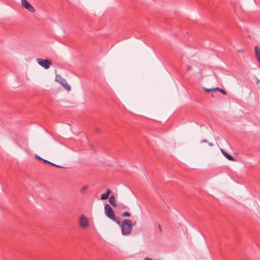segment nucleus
Segmentation results:
<instances>
[{"label":"nucleus","mask_w":260,"mask_h":260,"mask_svg":"<svg viewBox=\"0 0 260 260\" xmlns=\"http://www.w3.org/2000/svg\"><path fill=\"white\" fill-rule=\"evenodd\" d=\"M120 227L121 233L123 235H129L133 230L132 221L130 219H124L120 224Z\"/></svg>","instance_id":"nucleus-1"},{"label":"nucleus","mask_w":260,"mask_h":260,"mask_svg":"<svg viewBox=\"0 0 260 260\" xmlns=\"http://www.w3.org/2000/svg\"><path fill=\"white\" fill-rule=\"evenodd\" d=\"M105 212L106 216L112 220H115V213L111 206L107 204L105 205Z\"/></svg>","instance_id":"nucleus-2"},{"label":"nucleus","mask_w":260,"mask_h":260,"mask_svg":"<svg viewBox=\"0 0 260 260\" xmlns=\"http://www.w3.org/2000/svg\"><path fill=\"white\" fill-rule=\"evenodd\" d=\"M37 62L39 64L45 69H48L52 64V61L50 60L43 59L42 58H38Z\"/></svg>","instance_id":"nucleus-3"},{"label":"nucleus","mask_w":260,"mask_h":260,"mask_svg":"<svg viewBox=\"0 0 260 260\" xmlns=\"http://www.w3.org/2000/svg\"><path fill=\"white\" fill-rule=\"evenodd\" d=\"M56 81H58L66 89V90L70 91L71 90V87L68 84L66 80L62 78L61 77H60L59 75L56 76Z\"/></svg>","instance_id":"nucleus-4"},{"label":"nucleus","mask_w":260,"mask_h":260,"mask_svg":"<svg viewBox=\"0 0 260 260\" xmlns=\"http://www.w3.org/2000/svg\"><path fill=\"white\" fill-rule=\"evenodd\" d=\"M22 5L29 12L34 13L35 12L34 8L26 1L21 0Z\"/></svg>","instance_id":"nucleus-5"},{"label":"nucleus","mask_w":260,"mask_h":260,"mask_svg":"<svg viewBox=\"0 0 260 260\" xmlns=\"http://www.w3.org/2000/svg\"><path fill=\"white\" fill-rule=\"evenodd\" d=\"M79 222L80 225L84 228H86L89 225L88 220L84 215L81 216Z\"/></svg>","instance_id":"nucleus-6"},{"label":"nucleus","mask_w":260,"mask_h":260,"mask_svg":"<svg viewBox=\"0 0 260 260\" xmlns=\"http://www.w3.org/2000/svg\"><path fill=\"white\" fill-rule=\"evenodd\" d=\"M111 190L110 189H108L106 193L102 194L101 199L102 200L107 199L109 196V194L111 193Z\"/></svg>","instance_id":"nucleus-7"},{"label":"nucleus","mask_w":260,"mask_h":260,"mask_svg":"<svg viewBox=\"0 0 260 260\" xmlns=\"http://www.w3.org/2000/svg\"><path fill=\"white\" fill-rule=\"evenodd\" d=\"M109 201L110 202V203L111 204L112 206H116V202H115V198L114 196H111L109 199Z\"/></svg>","instance_id":"nucleus-8"},{"label":"nucleus","mask_w":260,"mask_h":260,"mask_svg":"<svg viewBox=\"0 0 260 260\" xmlns=\"http://www.w3.org/2000/svg\"><path fill=\"white\" fill-rule=\"evenodd\" d=\"M254 50L256 59H257V60H259V59H260V50L258 49L257 46H255L254 47Z\"/></svg>","instance_id":"nucleus-9"},{"label":"nucleus","mask_w":260,"mask_h":260,"mask_svg":"<svg viewBox=\"0 0 260 260\" xmlns=\"http://www.w3.org/2000/svg\"><path fill=\"white\" fill-rule=\"evenodd\" d=\"M222 154L223 155L229 160L234 161V159L233 157L230 155L229 153H226V152L222 150Z\"/></svg>","instance_id":"nucleus-10"},{"label":"nucleus","mask_w":260,"mask_h":260,"mask_svg":"<svg viewBox=\"0 0 260 260\" xmlns=\"http://www.w3.org/2000/svg\"><path fill=\"white\" fill-rule=\"evenodd\" d=\"M213 91H219L220 92H221L223 95L226 94V92L224 89L219 88V87H216L215 88H213Z\"/></svg>","instance_id":"nucleus-11"},{"label":"nucleus","mask_w":260,"mask_h":260,"mask_svg":"<svg viewBox=\"0 0 260 260\" xmlns=\"http://www.w3.org/2000/svg\"><path fill=\"white\" fill-rule=\"evenodd\" d=\"M88 186L87 185H85L81 189H80V192L82 193H84L86 192V191L87 190V188H88Z\"/></svg>","instance_id":"nucleus-12"},{"label":"nucleus","mask_w":260,"mask_h":260,"mask_svg":"<svg viewBox=\"0 0 260 260\" xmlns=\"http://www.w3.org/2000/svg\"><path fill=\"white\" fill-rule=\"evenodd\" d=\"M122 216L123 217H129L130 216V214L128 212L126 211V212H123L122 213Z\"/></svg>","instance_id":"nucleus-13"},{"label":"nucleus","mask_w":260,"mask_h":260,"mask_svg":"<svg viewBox=\"0 0 260 260\" xmlns=\"http://www.w3.org/2000/svg\"><path fill=\"white\" fill-rule=\"evenodd\" d=\"M113 220L115 221L116 223H117L118 224H119L120 226V224H121V223L120 222V219L119 218H116L115 217V220Z\"/></svg>","instance_id":"nucleus-14"},{"label":"nucleus","mask_w":260,"mask_h":260,"mask_svg":"<svg viewBox=\"0 0 260 260\" xmlns=\"http://www.w3.org/2000/svg\"><path fill=\"white\" fill-rule=\"evenodd\" d=\"M43 161L46 162V163L49 164H50V165H51L52 166L55 165L54 164H53L52 162H50V161H48L47 160H45V159L43 160Z\"/></svg>","instance_id":"nucleus-15"},{"label":"nucleus","mask_w":260,"mask_h":260,"mask_svg":"<svg viewBox=\"0 0 260 260\" xmlns=\"http://www.w3.org/2000/svg\"><path fill=\"white\" fill-rule=\"evenodd\" d=\"M191 68H191V67L190 66L188 65V66H187L186 71H189L191 70Z\"/></svg>","instance_id":"nucleus-16"},{"label":"nucleus","mask_w":260,"mask_h":260,"mask_svg":"<svg viewBox=\"0 0 260 260\" xmlns=\"http://www.w3.org/2000/svg\"><path fill=\"white\" fill-rule=\"evenodd\" d=\"M204 89H205V90L206 92H210V91H213V88H211V89H206V88H205Z\"/></svg>","instance_id":"nucleus-17"},{"label":"nucleus","mask_w":260,"mask_h":260,"mask_svg":"<svg viewBox=\"0 0 260 260\" xmlns=\"http://www.w3.org/2000/svg\"><path fill=\"white\" fill-rule=\"evenodd\" d=\"M36 157H37L38 159H40V160H42L43 161V160H44V159L42 158L41 157H40V156H38V155H36Z\"/></svg>","instance_id":"nucleus-18"},{"label":"nucleus","mask_w":260,"mask_h":260,"mask_svg":"<svg viewBox=\"0 0 260 260\" xmlns=\"http://www.w3.org/2000/svg\"><path fill=\"white\" fill-rule=\"evenodd\" d=\"M53 166H55V167H57V168H63V167H62V166H58V165H55H55H53Z\"/></svg>","instance_id":"nucleus-19"},{"label":"nucleus","mask_w":260,"mask_h":260,"mask_svg":"<svg viewBox=\"0 0 260 260\" xmlns=\"http://www.w3.org/2000/svg\"><path fill=\"white\" fill-rule=\"evenodd\" d=\"M96 131L97 132H101V130H100V128H96Z\"/></svg>","instance_id":"nucleus-20"},{"label":"nucleus","mask_w":260,"mask_h":260,"mask_svg":"<svg viewBox=\"0 0 260 260\" xmlns=\"http://www.w3.org/2000/svg\"><path fill=\"white\" fill-rule=\"evenodd\" d=\"M203 142H207V141L206 140H204Z\"/></svg>","instance_id":"nucleus-21"},{"label":"nucleus","mask_w":260,"mask_h":260,"mask_svg":"<svg viewBox=\"0 0 260 260\" xmlns=\"http://www.w3.org/2000/svg\"><path fill=\"white\" fill-rule=\"evenodd\" d=\"M239 52H243V50H239Z\"/></svg>","instance_id":"nucleus-22"}]
</instances>
